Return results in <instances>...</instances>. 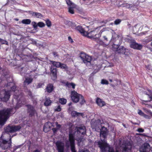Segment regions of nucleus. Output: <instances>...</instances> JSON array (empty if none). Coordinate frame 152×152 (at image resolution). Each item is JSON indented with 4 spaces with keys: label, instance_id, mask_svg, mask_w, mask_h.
<instances>
[{
    "label": "nucleus",
    "instance_id": "obj_43",
    "mask_svg": "<svg viewBox=\"0 0 152 152\" xmlns=\"http://www.w3.org/2000/svg\"><path fill=\"white\" fill-rule=\"evenodd\" d=\"M71 150L72 152H77L75 150V145H70Z\"/></svg>",
    "mask_w": 152,
    "mask_h": 152
},
{
    "label": "nucleus",
    "instance_id": "obj_24",
    "mask_svg": "<svg viewBox=\"0 0 152 152\" xmlns=\"http://www.w3.org/2000/svg\"><path fill=\"white\" fill-rule=\"evenodd\" d=\"M45 90L48 93H51L54 90L53 85L51 83H49L47 86Z\"/></svg>",
    "mask_w": 152,
    "mask_h": 152
},
{
    "label": "nucleus",
    "instance_id": "obj_37",
    "mask_svg": "<svg viewBox=\"0 0 152 152\" xmlns=\"http://www.w3.org/2000/svg\"><path fill=\"white\" fill-rule=\"evenodd\" d=\"M45 23L47 26L49 27L51 26V22L49 19H46L45 20Z\"/></svg>",
    "mask_w": 152,
    "mask_h": 152
},
{
    "label": "nucleus",
    "instance_id": "obj_15",
    "mask_svg": "<svg viewBox=\"0 0 152 152\" xmlns=\"http://www.w3.org/2000/svg\"><path fill=\"white\" fill-rule=\"evenodd\" d=\"M150 148L148 143H145L140 147L139 151L140 152H147L150 150Z\"/></svg>",
    "mask_w": 152,
    "mask_h": 152
},
{
    "label": "nucleus",
    "instance_id": "obj_34",
    "mask_svg": "<svg viewBox=\"0 0 152 152\" xmlns=\"http://www.w3.org/2000/svg\"><path fill=\"white\" fill-rule=\"evenodd\" d=\"M22 23L24 24H29L31 23V20L30 19H25L22 20Z\"/></svg>",
    "mask_w": 152,
    "mask_h": 152
},
{
    "label": "nucleus",
    "instance_id": "obj_16",
    "mask_svg": "<svg viewBox=\"0 0 152 152\" xmlns=\"http://www.w3.org/2000/svg\"><path fill=\"white\" fill-rule=\"evenodd\" d=\"M58 152H64V144L61 141H57L56 143Z\"/></svg>",
    "mask_w": 152,
    "mask_h": 152
},
{
    "label": "nucleus",
    "instance_id": "obj_30",
    "mask_svg": "<svg viewBox=\"0 0 152 152\" xmlns=\"http://www.w3.org/2000/svg\"><path fill=\"white\" fill-rule=\"evenodd\" d=\"M120 41V39H117L115 42H114V43H113V48H115L117 50L119 48V46L121 44V42H119L117 44L116 43V42L117 41Z\"/></svg>",
    "mask_w": 152,
    "mask_h": 152
},
{
    "label": "nucleus",
    "instance_id": "obj_19",
    "mask_svg": "<svg viewBox=\"0 0 152 152\" xmlns=\"http://www.w3.org/2000/svg\"><path fill=\"white\" fill-rule=\"evenodd\" d=\"M96 103L100 107H102L106 105L105 102L99 98L97 97L96 100Z\"/></svg>",
    "mask_w": 152,
    "mask_h": 152
},
{
    "label": "nucleus",
    "instance_id": "obj_41",
    "mask_svg": "<svg viewBox=\"0 0 152 152\" xmlns=\"http://www.w3.org/2000/svg\"><path fill=\"white\" fill-rule=\"evenodd\" d=\"M38 26L40 28H42L45 26V23L42 22H39L38 23Z\"/></svg>",
    "mask_w": 152,
    "mask_h": 152
},
{
    "label": "nucleus",
    "instance_id": "obj_52",
    "mask_svg": "<svg viewBox=\"0 0 152 152\" xmlns=\"http://www.w3.org/2000/svg\"><path fill=\"white\" fill-rule=\"evenodd\" d=\"M61 108L60 106H58L55 109V111L57 112H60L61 111Z\"/></svg>",
    "mask_w": 152,
    "mask_h": 152
},
{
    "label": "nucleus",
    "instance_id": "obj_58",
    "mask_svg": "<svg viewBox=\"0 0 152 152\" xmlns=\"http://www.w3.org/2000/svg\"><path fill=\"white\" fill-rule=\"evenodd\" d=\"M130 4H128V3H126L125 4V7H126L127 8H130Z\"/></svg>",
    "mask_w": 152,
    "mask_h": 152
},
{
    "label": "nucleus",
    "instance_id": "obj_46",
    "mask_svg": "<svg viewBox=\"0 0 152 152\" xmlns=\"http://www.w3.org/2000/svg\"><path fill=\"white\" fill-rule=\"evenodd\" d=\"M121 20L120 19H117L114 21V23L115 25H118L120 23Z\"/></svg>",
    "mask_w": 152,
    "mask_h": 152
},
{
    "label": "nucleus",
    "instance_id": "obj_18",
    "mask_svg": "<svg viewBox=\"0 0 152 152\" xmlns=\"http://www.w3.org/2000/svg\"><path fill=\"white\" fill-rule=\"evenodd\" d=\"M75 29L84 36H85L86 34H87V32L85 31L82 26H75Z\"/></svg>",
    "mask_w": 152,
    "mask_h": 152
},
{
    "label": "nucleus",
    "instance_id": "obj_4",
    "mask_svg": "<svg viewBox=\"0 0 152 152\" xmlns=\"http://www.w3.org/2000/svg\"><path fill=\"white\" fill-rule=\"evenodd\" d=\"M10 135L8 140L2 139H0V148L2 149L5 150L10 148L12 146V137Z\"/></svg>",
    "mask_w": 152,
    "mask_h": 152
},
{
    "label": "nucleus",
    "instance_id": "obj_13",
    "mask_svg": "<svg viewBox=\"0 0 152 152\" xmlns=\"http://www.w3.org/2000/svg\"><path fill=\"white\" fill-rule=\"evenodd\" d=\"M132 146L130 142L125 143L121 146L122 152H131Z\"/></svg>",
    "mask_w": 152,
    "mask_h": 152
},
{
    "label": "nucleus",
    "instance_id": "obj_5",
    "mask_svg": "<svg viewBox=\"0 0 152 152\" xmlns=\"http://www.w3.org/2000/svg\"><path fill=\"white\" fill-rule=\"evenodd\" d=\"M80 57L83 62L87 66H91V57L84 52H81Z\"/></svg>",
    "mask_w": 152,
    "mask_h": 152
},
{
    "label": "nucleus",
    "instance_id": "obj_17",
    "mask_svg": "<svg viewBox=\"0 0 152 152\" xmlns=\"http://www.w3.org/2000/svg\"><path fill=\"white\" fill-rule=\"evenodd\" d=\"M11 91H5L4 94V96L1 98V99L4 102H6L9 99L10 96Z\"/></svg>",
    "mask_w": 152,
    "mask_h": 152
},
{
    "label": "nucleus",
    "instance_id": "obj_8",
    "mask_svg": "<svg viewBox=\"0 0 152 152\" xmlns=\"http://www.w3.org/2000/svg\"><path fill=\"white\" fill-rule=\"evenodd\" d=\"M127 40L130 43V46L131 48L138 50H140L142 49L143 45L136 42L135 40L128 38Z\"/></svg>",
    "mask_w": 152,
    "mask_h": 152
},
{
    "label": "nucleus",
    "instance_id": "obj_35",
    "mask_svg": "<svg viewBox=\"0 0 152 152\" xmlns=\"http://www.w3.org/2000/svg\"><path fill=\"white\" fill-rule=\"evenodd\" d=\"M138 113L139 115L142 116H143L145 118H146L148 117V115L144 114V113L142 111L140 110H138Z\"/></svg>",
    "mask_w": 152,
    "mask_h": 152
},
{
    "label": "nucleus",
    "instance_id": "obj_64",
    "mask_svg": "<svg viewBox=\"0 0 152 152\" xmlns=\"http://www.w3.org/2000/svg\"><path fill=\"white\" fill-rule=\"evenodd\" d=\"M32 152H40V151L39 150L37 149L34 150Z\"/></svg>",
    "mask_w": 152,
    "mask_h": 152
},
{
    "label": "nucleus",
    "instance_id": "obj_12",
    "mask_svg": "<svg viewBox=\"0 0 152 152\" xmlns=\"http://www.w3.org/2000/svg\"><path fill=\"white\" fill-rule=\"evenodd\" d=\"M98 145L102 152H107V151L109 150V148H111L107 143L100 141L98 142Z\"/></svg>",
    "mask_w": 152,
    "mask_h": 152
},
{
    "label": "nucleus",
    "instance_id": "obj_26",
    "mask_svg": "<svg viewBox=\"0 0 152 152\" xmlns=\"http://www.w3.org/2000/svg\"><path fill=\"white\" fill-rule=\"evenodd\" d=\"M7 86H10L11 90L13 91H15L16 88V86L12 82L8 83L7 84Z\"/></svg>",
    "mask_w": 152,
    "mask_h": 152
},
{
    "label": "nucleus",
    "instance_id": "obj_2",
    "mask_svg": "<svg viewBox=\"0 0 152 152\" xmlns=\"http://www.w3.org/2000/svg\"><path fill=\"white\" fill-rule=\"evenodd\" d=\"M95 128L96 130L99 132L100 133H107L108 129L107 127H105L103 124H105L103 122H102L99 119L96 120L94 123Z\"/></svg>",
    "mask_w": 152,
    "mask_h": 152
},
{
    "label": "nucleus",
    "instance_id": "obj_33",
    "mask_svg": "<svg viewBox=\"0 0 152 152\" xmlns=\"http://www.w3.org/2000/svg\"><path fill=\"white\" fill-rule=\"evenodd\" d=\"M33 79L31 78L27 77L26 78L24 82V83L25 84L26 83H27V84L31 83L33 81Z\"/></svg>",
    "mask_w": 152,
    "mask_h": 152
},
{
    "label": "nucleus",
    "instance_id": "obj_9",
    "mask_svg": "<svg viewBox=\"0 0 152 152\" xmlns=\"http://www.w3.org/2000/svg\"><path fill=\"white\" fill-rule=\"evenodd\" d=\"M97 35V32L96 30H93L89 33L87 32V34H86L85 36L87 37L88 38L97 41V42H99V41L100 44H103V42L101 40H100L99 39H98Z\"/></svg>",
    "mask_w": 152,
    "mask_h": 152
},
{
    "label": "nucleus",
    "instance_id": "obj_63",
    "mask_svg": "<svg viewBox=\"0 0 152 152\" xmlns=\"http://www.w3.org/2000/svg\"><path fill=\"white\" fill-rule=\"evenodd\" d=\"M107 134H101V133H100V136H103L104 137H105V136H106L107 135Z\"/></svg>",
    "mask_w": 152,
    "mask_h": 152
},
{
    "label": "nucleus",
    "instance_id": "obj_60",
    "mask_svg": "<svg viewBox=\"0 0 152 152\" xmlns=\"http://www.w3.org/2000/svg\"><path fill=\"white\" fill-rule=\"evenodd\" d=\"M151 101V100H143L142 103V104H145L144 102H150Z\"/></svg>",
    "mask_w": 152,
    "mask_h": 152
},
{
    "label": "nucleus",
    "instance_id": "obj_42",
    "mask_svg": "<svg viewBox=\"0 0 152 152\" xmlns=\"http://www.w3.org/2000/svg\"><path fill=\"white\" fill-rule=\"evenodd\" d=\"M105 31L104 28L102 29L99 32V33L98 34V32H97V37L98 38V39H99V38L101 35V34L104 31Z\"/></svg>",
    "mask_w": 152,
    "mask_h": 152
},
{
    "label": "nucleus",
    "instance_id": "obj_11",
    "mask_svg": "<svg viewBox=\"0 0 152 152\" xmlns=\"http://www.w3.org/2000/svg\"><path fill=\"white\" fill-rule=\"evenodd\" d=\"M25 106L27 108V112L28 113V115L30 117H32L37 114L34 106L30 104H26Z\"/></svg>",
    "mask_w": 152,
    "mask_h": 152
},
{
    "label": "nucleus",
    "instance_id": "obj_40",
    "mask_svg": "<svg viewBox=\"0 0 152 152\" xmlns=\"http://www.w3.org/2000/svg\"><path fill=\"white\" fill-rule=\"evenodd\" d=\"M62 69H67L68 67L66 64H65L62 63H61L60 66V67Z\"/></svg>",
    "mask_w": 152,
    "mask_h": 152
},
{
    "label": "nucleus",
    "instance_id": "obj_57",
    "mask_svg": "<svg viewBox=\"0 0 152 152\" xmlns=\"http://www.w3.org/2000/svg\"><path fill=\"white\" fill-rule=\"evenodd\" d=\"M52 130L53 132V133H55L56 132H57V131L58 130L56 127L52 128Z\"/></svg>",
    "mask_w": 152,
    "mask_h": 152
},
{
    "label": "nucleus",
    "instance_id": "obj_14",
    "mask_svg": "<svg viewBox=\"0 0 152 152\" xmlns=\"http://www.w3.org/2000/svg\"><path fill=\"white\" fill-rule=\"evenodd\" d=\"M80 94H79L75 91L71 92V98L72 101L75 103H77L80 100Z\"/></svg>",
    "mask_w": 152,
    "mask_h": 152
},
{
    "label": "nucleus",
    "instance_id": "obj_28",
    "mask_svg": "<svg viewBox=\"0 0 152 152\" xmlns=\"http://www.w3.org/2000/svg\"><path fill=\"white\" fill-rule=\"evenodd\" d=\"M65 86L68 88H70L72 87L73 89L75 88L76 84L73 83H69L68 82H66L65 83Z\"/></svg>",
    "mask_w": 152,
    "mask_h": 152
},
{
    "label": "nucleus",
    "instance_id": "obj_3",
    "mask_svg": "<svg viewBox=\"0 0 152 152\" xmlns=\"http://www.w3.org/2000/svg\"><path fill=\"white\" fill-rule=\"evenodd\" d=\"M69 133H86V129L84 125H81L80 126H75L72 124L69 125Z\"/></svg>",
    "mask_w": 152,
    "mask_h": 152
},
{
    "label": "nucleus",
    "instance_id": "obj_55",
    "mask_svg": "<svg viewBox=\"0 0 152 152\" xmlns=\"http://www.w3.org/2000/svg\"><path fill=\"white\" fill-rule=\"evenodd\" d=\"M68 40L71 43H73V41L71 37L69 36L68 37Z\"/></svg>",
    "mask_w": 152,
    "mask_h": 152
},
{
    "label": "nucleus",
    "instance_id": "obj_1",
    "mask_svg": "<svg viewBox=\"0 0 152 152\" xmlns=\"http://www.w3.org/2000/svg\"><path fill=\"white\" fill-rule=\"evenodd\" d=\"M12 108H8L0 110V125H4L12 112Z\"/></svg>",
    "mask_w": 152,
    "mask_h": 152
},
{
    "label": "nucleus",
    "instance_id": "obj_39",
    "mask_svg": "<svg viewBox=\"0 0 152 152\" xmlns=\"http://www.w3.org/2000/svg\"><path fill=\"white\" fill-rule=\"evenodd\" d=\"M101 83L103 85H108L109 84L108 81L104 79H102L101 80Z\"/></svg>",
    "mask_w": 152,
    "mask_h": 152
},
{
    "label": "nucleus",
    "instance_id": "obj_36",
    "mask_svg": "<svg viewBox=\"0 0 152 152\" xmlns=\"http://www.w3.org/2000/svg\"><path fill=\"white\" fill-rule=\"evenodd\" d=\"M80 104L81 105L84 104L86 102L84 97L81 94L80 95Z\"/></svg>",
    "mask_w": 152,
    "mask_h": 152
},
{
    "label": "nucleus",
    "instance_id": "obj_10",
    "mask_svg": "<svg viewBox=\"0 0 152 152\" xmlns=\"http://www.w3.org/2000/svg\"><path fill=\"white\" fill-rule=\"evenodd\" d=\"M21 128V127L20 125H15L10 124L4 128V129L5 132H10L12 133L19 130Z\"/></svg>",
    "mask_w": 152,
    "mask_h": 152
},
{
    "label": "nucleus",
    "instance_id": "obj_44",
    "mask_svg": "<svg viewBox=\"0 0 152 152\" xmlns=\"http://www.w3.org/2000/svg\"><path fill=\"white\" fill-rule=\"evenodd\" d=\"M69 12L71 14H74V11L73 8L71 7H69Z\"/></svg>",
    "mask_w": 152,
    "mask_h": 152
},
{
    "label": "nucleus",
    "instance_id": "obj_51",
    "mask_svg": "<svg viewBox=\"0 0 152 152\" xmlns=\"http://www.w3.org/2000/svg\"><path fill=\"white\" fill-rule=\"evenodd\" d=\"M53 54L54 57H58L59 56V55L58 53L56 52H53L52 53Z\"/></svg>",
    "mask_w": 152,
    "mask_h": 152
},
{
    "label": "nucleus",
    "instance_id": "obj_32",
    "mask_svg": "<svg viewBox=\"0 0 152 152\" xmlns=\"http://www.w3.org/2000/svg\"><path fill=\"white\" fill-rule=\"evenodd\" d=\"M59 102L61 104L64 105L66 104L67 100L64 98H60L59 99Z\"/></svg>",
    "mask_w": 152,
    "mask_h": 152
},
{
    "label": "nucleus",
    "instance_id": "obj_21",
    "mask_svg": "<svg viewBox=\"0 0 152 152\" xmlns=\"http://www.w3.org/2000/svg\"><path fill=\"white\" fill-rule=\"evenodd\" d=\"M51 73L53 75V80H55L57 78V69L56 67L54 66H51Z\"/></svg>",
    "mask_w": 152,
    "mask_h": 152
},
{
    "label": "nucleus",
    "instance_id": "obj_48",
    "mask_svg": "<svg viewBox=\"0 0 152 152\" xmlns=\"http://www.w3.org/2000/svg\"><path fill=\"white\" fill-rule=\"evenodd\" d=\"M56 128L59 130L61 127V125L60 124H58V122H56Z\"/></svg>",
    "mask_w": 152,
    "mask_h": 152
},
{
    "label": "nucleus",
    "instance_id": "obj_38",
    "mask_svg": "<svg viewBox=\"0 0 152 152\" xmlns=\"http://www.w3.org/2000/svg\"><path fill=\"white\" fill-rule=\"evenodd\" d=\"M65 1L67 5L70 7L71 6H73L74 4L70 0H65Z\"/></svg>",
    "mask_w": 152,
    "mask_h": 152
},
{
    "label": "nucleus",
    "instance_id": "obj_23",
    "mask_svg": "<svg viewBox=\"0 0 152 152\" xmlns=\"http://www.w3.org/2000/svg\"><path fill=\"white\" fill-rule=\"evenodd\" d=\"M72 116L74 117H79L80 116L83 117L84 115V113H79L75 111H72L71 113Z\"/></svg>",
    "mask_w": 152,
    "mask_h": 152
},
{
    "label": "nucleus",
    "instance_id": "obj_22",
    "mask_svg": "<svg viewBox=\"0 0 152 152\" xmlns=\"http://www.w3.org/2000/svg\"><path fill=\"white\" fill-rule=\"evenodd\" d=\"M50 125L51 124L50 122H46L45 124L43 129L44 132L46 133L50 130Z\"/></svg>",
    "mask_w": 152,
    "mask_h": 152
},
{
    "label": "nucleus",
    "instance_id": "obj_50",
    "mask_svg": "<svg viewBox=\"0 0 152 152\" xmlns=\"http://www.w3.org/2000/svg\"><path fill=\"white\" fill-rule=\"evenodd\" d=\"M108 152H115L113 148H109L108 150ZM115 152H119L118 150H116Z\"/></svg>",
    "mask_w": 152,
    "mask_h": 152
},
{
    "label": "nucleus",
    "instance_id": "obj_25",
    "mask_svg": "<svg viewBox=\"0 0 152 152\" xmlns=\"http://www.w3.org/2000/svg\"><path fill=\"white\" fill-rule=\"evenodd\" d=\"M69 140L70 145H75L74 134H69Z\"/></svg>",
    "mask_w": 152,
    "mask_h": 152
},
{
    "label": "nucleus",
    "instance_id": "obj_29",
    "mask_svg": "<svg viewBox=\"0 0 152 152\" xmlns=\"http://www.w3.org/2000/svg\"><path fill=\"white\" fill-rule=\"evenodd\" d=\"M52 102V101L49 98H47L45 99L44 105L45 106H48L51 105Z\"/></svg>",
    "mask_w": 152,
    "mask_h": 152
},
{
    "label": "nucleus",
    "instance_id": "obj_54",
    "mask_svg": "<svg viewBox=\"0 0 152 152\" xmlns=\"http://www.w3.org/2000/svg\"><path fill=\"white\" fill-rule=\"evenodd\" d=\"M28 95L31 97H32V96L31 92L30 90H28L27 91Z\"/></svg>",
    "mask_w": 152,
    "mask_h": 152
},
{
    "label": "nucleus",
    "instance_id": "obj_45",
    "mask_svg": "<svg viewBox=\"0 0 152 152\" xmlns=\"http://www.w3.org/2000/svg\"><path fill=\"white\" fill-rule=\"evenodd\" d=\"M137 25H136L134 26L133 27V32L134 33H137L138 31V28L137 29Z\"/></svg>",
    "mask_w": 152,
    "mask_h": 152
},
{
    "label": "nucleus",
    "instance_id": "obj_49",
    "mask_svg": "<svg viewBox=\"0 0 152 152\" xmlns=\"http://www.w3.org/2000/svg\"><path fill=\"white\" fill-rule=\"evenodd\" d=\"M34 28L36 29L38 26V23L37 24L36 22H32Z\"/></svg>",
    "mask_w": 152,
    "mask_h": 152
},
{
    "label": "nucleus",
    "instance_id": "obj_53",
    "mask_svg": "<svg viewBox=\"0 0 152 152\" xmlns=\"http://www.w3.org/2000/svg\"><path fill=\"white\" fill-rule=\"evenodd\" d=\"M0 43L1 44H6L7 45V41L4 40V39H2V40L1 42Z\"/></svg>",
    "mask_w": 152,
    "mask_h": 152
},
{
    "label": "nucleus",
    "instance_id": "obj_47",
    "mask_svg": "<svg viewBox=\"0 0 152 152\" xmlns=\"http://www.w3.org/2000/svg\"><path fill=\"white\" fill-rule=\"evenodd\" d=\"M148 91L149 93H150V94H146L149 97L150 99H151V100L152 101V91L150 90H148Z\"/></svg>",
    "mask_w": 152,
    "mask_h": 152
},
{
    "label": "nucleus",
    "instance_id": "obj_7",
    "mask_svg": "<svg viewBox=\"0 0 152 152\" xmlns=\"http://www.w3.org/2000/svg\"><path fill=\"white\" fill-rule=\"evenodd\" d=\"M80 57L83 62L87 66H91V57L84 52H81Z\"/></svg>",
    "mask_w": 152,
    "mask_h": 152
},
{
    "label": "nucleus",
    "instance_id": "obj_31",
    "mask_svg": "<svg viewBox=\"0 0 152 152\" xmlns=\"http://www.w3.org/2000/svg\"><path fill=\"white\" fill-rule=\"evenodd\" d=\"M50 62L53 65V66H54V67L56 68L60 67L61 64L60 62L53 61H51Z\"/></svg>",
    "mask_w": 152,
    "mask_h": 152
},
{
    "label": "nucleus",
    "instance_id": "obj_61",
    "mask_svg": "<svg viewBox=\"0 0 152 152\" xmlns=\"http://www.w3.org/2000/svg\"><path fill=\"white\" fill-rule=\"evenodd\" d=\"M145 67L148 70H150V65H146Z\"/></svg>",
    "mask_w": 152,
    "mask_h": 152
},
{
    "label": "nucleus",
    "instance_id": "obj_6",
    "mask_svg": "<svg viewBox=\"0 0 152 152\" xmlns=\"http://www.w3.org/2000/svg\"><path fill=\"white\" fill-rule=\"evenodd\" d=\"M80 57L83 62L87 66H91V57L84 52H81Z\"/></svg>",
    "mask_w": 152,
    "mask_h": 152
},
{
    "label": "nucleus",
    "instance_id": "obj_56",
    "mask_svg": "<svg viewBox=\"0 0 152 152\" xmlns=\"http://www.w3.org/2000/svg\"><path fill=\"white\" fill-rule=\"evenodd\" d=\"M137 131L139 132H143L144 131V129L141 128H139L137 130Z\"/></svg>",
    "mask_w": 152,
    "mask_h": 152
},
{
    "label": "nucleus",
    "instance_id": "obj_20",
    "mask_svg": "<svg viewBox=\"0 0 152 152\" xmlns=\"http://www.w3.org/2000/svg\"><path fill=\"white\" fill-rule=\"evenodd\" d=\"M28 12L32 16L35 17L37 18H41L42 17V15L40 13L33 12L31 11H28Z\"/></svg>",
    "mask_w": 152,
    "mask_h": 152
},
{
    "label": "nucleus",
    "instance_id": "obj_62",
    "mask_svg": "<svg viewBox=\"0 0 152 152\" xmlns=\"http://www.w3.org/2000/svg\"><path fill=\"white\" fill-rule=\"evenodd\" d=\"M80 152H90L89 151L87 150H82L80 151Z\"/></svg>",
    "mask_w": 152,
    "mask_h": 152
},
{
    "label": "nucleus",
    "instance_id": "obj_27",
    "mask_svg": "<svg viewBox=\"0 0 152 152\" xmlns=\"http://www.w3.org/2000/svg\"><path fill=\"white\" fill-rule=\"evenodd\" d=\"M126 49V48L124 46H122L121 48L119 49L118 48L117 50H115L118 53L125 54Z\"/></svg>",
    "mask_w": 152,
    "mask_h": 152
},
{
    "label": "nucleus",
    "instance_id": "obj_59",
    "mask_svg": "<svg viewBox=\"0 0 152 152\" xmlns=\"http://www.w3.org/2000/svg\"><path fill=\"white\" fill-rule=\"evenodd\" d=\"M104 38V40L106 41H108V39L106 36H104L103 37Z\"/></svg>",
    "mask_w": 152,
    "mask_h": 152
}]
</instances>
